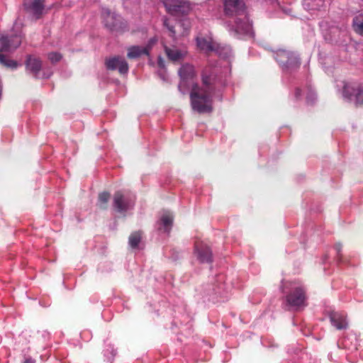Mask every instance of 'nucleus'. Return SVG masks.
I'll use <instances>...</instances> for the list:
<instances>
[{
	"label": "nucleus",
	"instance_id": "16",
	"mask_svg": "<svg viewBox=\"0 0 363 363\" xmlns=\"http://www.w3.org/2000/svg\"><path fill=\"white\" fill-rule=\"evenodd\" d=\"M173 224V216L169 212L164 213L157 222L158 230L169 233Z\"/></svg>",
	"mask_w": 363,
	"mask_h": 363
},
{
	"label": "nucleus",
	"instance_id": "8",
	"mask_svg": "<svg viewBox=\"0 0 363 363\" xmlns=\"http://www.w3.org/2000/svg\"><path fill=\"white\" fill-rule=\"evenodd\" d=\"M224 11L228 16H239L245 13V4L242 0H223Z\"/></svg>",
	"mask_w": 363,
	"mask_h": 363
},
{
	"label": "nucleus",
	"instance_id": "7",
	"mask_svg": "<svg viewBox=\"0 0 363 363\" xmlns=\"http://www.w3.org/2000/svg\"><path fill=\"white\" fill-rule=\"evenodd\" d=\"M133 205V201L125 196L121 191H116L113 195V206L119 213L125 212Z\"/></svg>",
	"mask_w": 363,
	"mask_h": 363
},
{
	"label": "nucleus",
	"instance_id": "26",
	"mask_svg": "<svg viewBox=\"0 0 363 363\" xmlns=\"http://www.w3.org/2000/svg\"><path fill=\"white\" fill-rule=\"evenodd\" d=\"M48 57L52 63H56L62 59V56L60 52H52L48 53Z\"/></svg>",
	"mask_w": 363,
	"mask_h": 363
},
{
	"label": "nucleus",
	"instance_id": "27",
	"mask_svg": "<svg viewBox=\"0 0 363 363\" xmlns=\"http://www.w3.org/2000/svg\"><path fill=\"white\" fill-rule=\"evenodd\" d=\"M180 26L183 28L184 32L182 35H186L190 28V23L187 19H183L180 22Z\"/></svg>",
	"mask_w": 363,
	"mask_h": 363
},
{
	"label": "nucleus",
	"instance_id": "15",
	"mask_svg": "<svg viewBox=\"0 0 363 363\" xmlns=\"http://www.w3.org/2000/svg\"><path fill=\"white\" fill-rule=\"evenodd\" d=\"M26 70L32 74L35 78L42 68V61L40 58L28 55L25 62Z\"/></svg>",
	"mask_w": 363,
	"mask_h": 363
},
{
	"label": "nucleus",
	"instance_id": "21",
	"mask_svg": "<svg viewBox=\"0 0 363 363\" xmlns=\"http://www.w3.org/2000/svg\"><path fill=\"white\" fill-rule=\"evenodd\" d=\"M179 74L183 81L190 79L195 74L194 68L190 64H184L179 69Z\"/></svg>",
	"mask_w": 363,
	"mask_h": 363
},
{
	"label": "nucleus",
	"instance_id": "12",
	"mask_svg": "<svg viewBox=\"0 0 363 363\" xmlns=\"http://www.w3.org/2000/svg\"><path fill=\"white\" fill-rule=\"evenodd\" d=\"M26 11L39 18L44 10V0H25L23 3Z\"/></svg>",
	"mask_w": 363,
	"mask_h": 363
},
{
	"label": "nucleus",
	"instance_id": "5",
	"mask_svg": "<svg viewBox=\"0 0 363 363\" xmlns=\"http://www.w3.org/2000/svg\"><path fill=\"white\" fill-rule=\"evenodd\" d=\"M275 59L284 68H295L299 66L300 60L293 52L281 49L275 52Z\"/></svg>",
	"mask_w": 363,
	"mask_h": 363
},
{
	"label": "nucleus",
	"instance_id": "9",
	"mask_svg": "<svg viewBox=\"0 0 363 363\" xmlns=\"http://www.w3.org/2000/svg\"><path fill=\"white\" fill-rule=\"evenodd\" d=\"M105 65L107 69H118L119 73L121 74H125L128 71V62L121 56H114L113 57L106 59Z\"/></svg>",
	"mask_w": 363,
	"mask_h": 363
},
{
	"label": "nucleus",
	"instance_id": "29",
	"mask_svg": "<svg viewBox=\"0 0 363 363\" xmlns=\"http://www.w3.org/2000/svg\"><path fill=\"white\" fill-rule=\"evenodd\" d=\"M294 96L296 97V99H299L301 98V90L299 89V88H296L295 89V93H294Z\"/></svg>",
	"mask_w": 363,
	"mask_h": 363
},
{
	"label": "nucleus",
	"instance_id": "31",
	"mask_svg": "<svg viewBox=\"0 0 363 363\" xmlns=\"http://www.w3.org/2000/svg\"><path fill=\"white\" fill-rule=\"evenodd\" d=\"M341 248H342V245L341 244H336L335 245V249L337 250V252L339 253L341 250Z\"/></svg>",
	"mask_w": 363,
	"mask_h": 363
},
{
	"label": "nucleus",
	"instance_id": "19",
	"mask_svg": "<svg viewBox=\"0 0 363 363\" xmlns=\"http://www.w3.org/2000/svg\"><path fill=\"white\" fill-rule=\"evenodd\" d=\"M164 51L168 59L173 62H179L180 60H183L186 55L185 51L178 50L175 48H171L167 46L164 47Z\"/></svg>",
	"mask_w": 363,
	"mask_h": 363
},
{
	"label": "nucleus",
	"instance_id": "2",
	"mask_svg": "<svg viewBox=\"0 0 363 363\" xmlns=\"http://www.w3.org/2000/svg\"><path fill=\"white\" fill-rule=\"evenodd\" d=\"M22 41L21 35H1L0 36V63L6 67L16 68L18 63L16 61L10 60L2 52H9L18 48Z\"/></svg>",
	"mask_w": 363,
	"mask_h": 363
},
{
	"label": "nucleus",
	"instance_id": "30",
	"mask_svg": "<svg viewBox=\"0 0 363 363\" xmlns=\"http://www.w3.org/2000/svg\"><path fill=\"white\" fill-rule=\"evenodd\" d=\"M23 363H35V360L32 359L31 357H27L26 358Z\"/></svg>",
	"mask_w": 363,
	"mask_h": 363
},
{
	"label": "nucleus",
	"instance_id": "22",
	"mask_svg": "<svg viewBox=\"0 0 363 363\" xmlns=\"http://www.w3.org/2000/svg\"><path fill=\"white\" fill-rule=\"evenodd\" d=\"M142 239V232L141 231H135L130 234L128 238V243L130 247L137 248L141 242Z\"/></svg>",
	"mask_w": 363,
	"mask_h": 363
},
{
	"label": "nucleus",
	"instance_id": "11",
	"mask_svg": "<svg viewBox=\"0 0 363 363\" xmlns=\"http://www.w3.org/2000/svg\"><path fill=\"white\" fill-rule=\"evenodd\" d=\"M196 43H197L198 48L201 50H202L206 53L215 52L219 55H222L221 49H223V48L220 47V45L213 42L212 40H208L205 38H197ZM224 49L225 50V48H224ZM228 51H229V49L226 48L225 53L227 54Z\"/></svg>",
	"mask_w": 363,
	"mask_h": 363
},
{
	"label": "nucleus",
	"instance_id": "3",
	"mask_svg": "<svg viewBox=\"0 0 363 363\" xmlns=\"http://www.w3.org/2000/svg\"><path fill=\"white\" fill-rule=\"evenodd\" d=\"M202 84L201 87L203 91L213 94L216 89L223 86L221 77L218 71L210 67H206L202 73Z\"/></svg>",
	"mask_w": 363,
	"mask_h": 363
},
{
	"label": "nucleus",
	"instance_id": "25",
	"mask_svg": "<svg viewBox=\"0 0 363 363\" xmlns=\"http://www.w3.org/2000/svg\"><path fill=\"white\" fill-rule=\"evenodd\" d=\"M110 199V194L107 191L101 192L99 194V201L100 202V208L106 209V204Z\"/></svg>",
	"mask_w": 363,
	"mask_h": 363
},
{
	"label": "nucleus",
	"instance_id": "18",
	"mask_svg": "<svg viewBox=\"0 0 363 363\" xmlns=\"http://www.w3.org/2000/svg\"><path fill=\"white\" fill-rule=\"evenodd\" d=\"M238 17L235 21V28L234 29L236 33H247L251 30V25L248 23L245 13Z\"/></svg>",
	"mask_w": 363,
	"mask_h": 363
},
{
	"label": "nucleus",
	"instance_id": "24",
	"mask_svg": "<svg viewBox=\"0 0 363 363\" xmlns=\"http://www.w3.org/2000/svg\"><path fill=\"white\" fill-rule=\"evenodd\" d=\"M163 26L168 30L169 32V36L174 40H176V30L174 29V26L169 23V21L167 18L164 17L163 18Z\"/></svg>",
	"mask_w": 363,
	"mask_h": 363
},
{
	"label": "nucleus",
	"instance_id": "6",
	"mask_svg": "<svg viewBox=\"0 0 363 363\" xmlns=\"http://www.w3.org/2000/svg\"><path fill=\"white\" fill-rule=\"evenodd\" d=\"M102 16L105 26L111 31H119L123 28L121 18L108 9H104Z\"/></svg>",
	"mask_w": 363,
	"mask_h": 363
},
{
	"label": "nucleus",
	"instance_id": "1",
	"mask_svg": "<svg viewBox=\"0 0 363 363\" xmlns=\"http://www.w3.org/2000/svg\"><path fill=\"white\" fill-rule=\"evenodd\" d=\"M211 97V94L203 91L198 84H194L190 92L192 109L199 113L211 112L213 109Z\"/></svg>",
	"mask_w": 363,
	"mask_h": 363
},
{
	"label": "nucleus",
	"instance_id": "17",
	"mask_svg": "<svg viewBox=\"0 0 363 363\" xmlns=\"http://www.w3.org/2000/svg\"><path fill=\"white\" fill-rule=\"evenodd\" d=\"M329 317L332 325L337 330H343L347 328L348 324L346 317L342 314L337 312H331Z\"/></svg>",
	"mask_w": 363,
	"mask_h": 363
},
{
	"label": "nucleus",
	"instance_id": "14",
	"mask_svg": "<svg viewBox=\"0 0 363 363\" xmlns=\"http://www.w3.org/2000/svg\"><path fill=\"white\" fill-rule=\"evenodd\" d=\"M198 259L201 263H211L213 255L210 247L203 244H196L194 249Z\"/></svg>",
	"mask_w": 363,
	"mask_h": 363
},
{
	"label": "nucleus",
	"instance_id": "4",
	"mask_svg": "<svg viewBox=\"0 0 363 363\" xmlns=\"http://www.w3.org/2000/svg\"><path fill=\"white\" fill-rule=\"evenodd\" d=\"M163 4L167 11L177 17L188 15L191 10L187 0H164Z\"/></svg>",
	"mask_w": 363,
	"mask_h": 363
},
{
	"label": "nucleus",
	"instance_id": "10",
	"mask_svg": "<svg viewBox=\"0 0 363 363\" xmlns=\"http://www.w3.org/2000/svg\"><path fill=\"white\" fill-rule=\"evenodd\" d=\"M288 306L292 308H299L305 306V292L301 288H296L286 297Z\"/></svg>",
	"mask_w": 363,
	"mask_h": 363
},
{
	"label": "nucleus",
	"instance_id": "13",
	"mask_svg": "<svg viewBox=\"0 0 363 363\" xmlns=\"http://www.w3.org/2000/svg\"><path fill=\"white\" fill-rule=\"evenodd\" d=\"M343 96L349 100L352 99V96H354L356 104L361 105L363 104V88H354L349 84H345L343 87Z\"/></svg>",
	"mask_w": 363,
	"mask_h": 363
},
{
	"label": "nucleus",
	"instance_id": "20",
	"mask_svg": "<svg viewBox=\"0 0 363 363\" xmlns=\"http://www.w3.org/2000/svg\"><path fill=\"white\" fill-rule=\"evenodd\" d=\"M149 47L132 46L128 49L127 56L130 59H135L143 55H149Z\"/></svg>",
	"mask_w": 363,
	"mask_h": 363
},
{
	"label": "nucleus",
	"instance_id": "23",
	"mask_svg": "<svg viewBox=\"0 0 363 363\" xmlns=\"http://www.w3.org/2000/svg\"><path fill=\"white\" fill-rule=\"evenodd\" d=\"M352 26L357 33L363 36V14L354 18Z\"/></svg>",
	"mask_w": 363,
	"mask_h": 363
},
{
	"label": "nucleus",
	"instance_id": "28",
	"mask_svg": "<svg viewBox=\"0 0 363 363\" xmlns=\"http://www.w3.org/2000/svg\"><path fill=\"white\" fill-rule=\"evenodd\" d=\"M315 99V95L313 93H310L306 97V101L308 103H313Z\"/></svg>",
	"mask_w": 363,
	"mask_h": 363
}]
</instances>
